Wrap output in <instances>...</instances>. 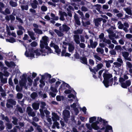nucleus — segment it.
Listing matches in <instances>:
<instances>
[{"label":"nucleus","instance_id":"obj_1","mask_svg":"<svg viewBox=\"0 0 132 132\" xmlns=\"http://www.w3.org/2000/svg\"><path fill=\"white\" fill-rule=\"evenodd\" d=\"M89 123L86 124V126L88 129L91 130L93 129L95 130H103L105 129V124L107 121L103 119L100 117H98L97 120L96 117H90L89 119Z\"/></svg>","mask_w":132,"mask_h":132},{"label":"nucleus","instance_id":"obj_2","mask_svg":"<svg viewBox=\"0 0 132 132\" xmlns=\"http://www.w3.org/2000/svg\"><path fill=\"white\" fill-rule=\"evenodd\" d=\"M42 49L41 50L37 49L35 51L32 50V51H30L29 53H27L26 51L25 54L26 56L31 59L34 57V55L32 53L33 52L36 54V56L37 57L38 56L42 55V56H45L47 54L49 53L47 50L44 49V48H41Z\"/></svg>","mask_w":132,"mask_h":132},{"label":"nucleus","instance_id":"obj_3","mask_svg":"<svg viewBox=\"0 0 132 132\" xmlns=\"http://www.w3.org/2000/svg\"><path fill=\"white\" fill-rule=\"evenodd\" d=\"M103 77L104 80L103 83L105 87H108L109 86H111L113 81L112 79L111 78L112 77V75L107 72H105Z\"/></svg>","mask_w":132,"mask_h":132},{"label":"nucleus","instance_id":"obj_4","mask_svg":"<svg viewBox=\"0 0 132 132\" xmlns=\"http://www.w3.org/2000/svg\"><path fill=\"white\" fill-rule=\"evenodd\" d=\"M48 37L45 36L43 37L42 40L40 41V46L41 48H44L45 47L46 50H47L49 53H52L53 52L51 49L48 46H47L48 44Z\"/></svg>","mask_w":132,"mask_h":132},{"label":"nucleus","instance_id":"obj_5","mask_svg":"<svg viewBox=\"0 0 132 132\" xmlns=\"http://www.w3.org/2000/svg\"><path fill=\"white\" fill-rule=\"evenodd\" d=\"M27 76V75L26 74H23L22 76L21 77V79L19 81V84L20 86L21 87H24L26 89L27 88V87L26 85Z\"/></svg>","mask_w":132,"mask_h":132},{"label":"nucleus","instance_id":"obj_6","mask_svg":"<svg viewBox=\"0 0 132 132\" xmlns=\"http://www.w3.org/2000/svg\"><path fill=\"white\" fill-rule=\"evenodd\" d=\"M39 75L41 76V78L40 80V82L41 84L40 85V87L43 86L45 85V83L44 81V79L47 78H50L51 77L50 75L47 73H45L43 75H41V74H40Z\"/></svg>","mask_w":132,"mask_h":132},{"label":"nucleus","instance_id":"obj_7","mask_svg":"<svg viewBox=\"0 0 132 132\" xmlns=\"http://www.w3.org/2000/svg\"><path fill=\"white\" fill-rule=\"evenodd\" d=\"M52 118L53 121H54L53 123L54 126L56 127L57 128L59 129L60 128L59 126V124L58 122L56 121L57 120H59V116L56 114L54 112L52 113Z\"/></svg>","mask_w":132,"mask_h":132},{"label":"nucleus","instance_id":"obj_8","mask_svg":"<svg viewBox=\"0 0 132 132\" xmlns=\"http://www.w3.org/2000/svg\"><path fill=\"white\" fill-rule=\"evenodd\" d=\"M119 81L121 84V86L124 88H126L127 87L130 86L131 85V81L130 80H128L125 82L124 79L122 78H120Z\"/></svg>","mask_w":132,"mask_h":132},{"label":"nucleus","instance_id":"obj_9","mask_svg":"<svg viewBox=\"0 0 132 132\" xmlns=\"http://www.w3.org/2000/svg\"><path fill=\"white\" fill-rule=\"evenodd\" d=\"M63 47L64 48V49L63 50L62 52L61 53V56H69L71 55V54L68 53H66V47L65 46V45H68V43L64 42H63Z\"/></svg>","mask_w":132,"mask_h":132},{"label":"nucleus","instance_id":"obj_10","mask_svg":"<svg viewBox=\"0 0 132 132\" xmlns=\"http://www.w3.org/2000/svg\"><path fill=\"white\" fill-rule=\"evenodd\" d=\"M103 66L102 63H100L98 64L96 67L94 68V69H91L90 68H89V69L91 71L93 72L94 74H95L96 72H97L99 69H101Z\"/></svg>","mask_w":132,"mask_h":132},{"label":"nucleus","instance_id":"obj_11","mask_svg":"<svg viewBox=\"0 0 132 132\" xmlns=\"http://www.w3.org/2000/svg\"><path fill=\"white\" fill-rule=\"evenodd\" d=\"M50 46L51 47H54L55 50V52L58 55H60L61 52V50L59 49V47L57 45H55V44L51 42L50 44Z\"/></svg>","mask_w":132,"mask_h":132},{"label":"nucleus","instance_id":"obj_12","mask_svg":"<svg viewBox=\"0 0 132 132\" xmlns=\"http://www.w3.org/2000/svg\"><path fill=\"white\" fill-rule=\"evenodd\" d=\"M104 35L103 33H101L99 35V38L101 39V42H103L107 43L108 44H109L111 43V41L109 39H107L104 38Z\"/></svg>","mask_w":132,"mask_h":132},{"label":"nucleus","instance_id":"obj_13","mask_svg":"<svg viewBox=\"0 0 132 132\" xmlns=\"http://www.w3.org/2000/svg\"><path fill=\"white\" fill-rule=\"evenodd\" d=\"M67 88L69 89L70 88V86L68 84L63 82L60 87L59 91L60 92V91H62L64 89H67Z\"/></svg>","mask_w":132,"mask_h":132},{"label":"nucleus","instance_id":"obj_14","mask_svg":"<svg viewBox=\"0 0 132 132\" xmlns=\"http://www.w3.org/2000/svg\"><path fill=\"white\" fill-rule=\"evenodd\" d=\"M71 106L73 110L75 112V114L77 115L79 113V111L77 108H80V106L78 105L77 108V105L76 104L73 103L71 105Z\"/></svg>","mask_w":132,"mask_h":132},{"label":"nucleus","instance_id":"obj_15","mask_svg":"<svg viewBox=\"0 0 132 132\" xmlns=\"http://www.w3.org/2000/svg\"><path fill=\"white\" fill-rule=\"evenodd\" d=\"M63 113L65 120H66L67 118L70 117V112L69 111L67 110H64L63 112Z\"/></svg>","mask_w":132,"mask_h":132},{"label":"nucleus","instance_id":"obj_16","mask_svg":"<svg viewBox=\"0 0 132 132\" xmlns=\"http://www.w3.org/2000/svg\"><path fill=\"white\" fill-rule=\"evenodd\" d=\"M27 112L29 116L34 117L35 114L33 112H32V109L30 107H28L27 108Z\"/></svg>","mask_w":132,"mask_h":132},{"label":"nucleus","instance_id":"obj_17","mask_svg":"<svg viewBox=\"0 0 132 132\" xmlns=\"http://www.w3.org/2000/svg\"><path fill=\"white\" fill-rule=\"evenodd\" d=\"M6 28L7 34L8 35H12L14 37H16V35L15 32H12V33L11 32L9 29V27L7 25H6Z\"/></svg>","mask_w":132,"mask_h":132},{"label":"nucleus","instance_id":"obj_18","mask_svg":"<svg viewBox=\"0 0 132 132\" xmlns=\"http://www.w3.org/2000/svg\"><path fill=\"white\" fill-rule=\"evenodd\" d=\"M5 63L7 66L10 67H15V63L12 61L9 62L6 61H5Z\"/></svg>","mask_w":132,"mask_h":132},{"label":"nucleus","instance_id":"obj_19","mask_svg":"<svg viewBox=\"0 0 132 132\" xmlns=\"http://www.w3.org/2000/svg\"><path fill=\"white\" fill-rule=\"evenodd\" d=\"M9 103L13 105H15L16 104V102L15 101L12 99H9L8 100L7 103L6 104V106L8 108H10L11 106L10 105Z\"/></svg>","mask_w":132,"mask_h":132},{"label":"nucleus","instance_id":"obj_20","mask_svg":"<svg viewBox=\"0 0 132 132\" xmlns=\"http://www.w3.org/2000/svg\"><path fill=\"white\" fill-rule=\"evenodd\" d=\"M68 97L70 98H72V99H70L69 101L71 102H72L74 100H75L76 99V96L73 95L72 94H70L68 95Z\"/></svg>","mask_w":132,"mask_h":132},{"label":"nucleus","instance_id":"obj_21","mask_svg":"<svg viewBox=\"0 0 132 132\" xmlns=\"http://www.w3.org/2000/svg\"><path fill=\"white\" fill-rule=\"evenodd\" d=\"M105 132H113L112 127L109 125H106L105 126Z\"/></svg>","mask_w":132,"mask_h":132},{"label":"nucleus","instance_id":"obj_22","mask_svg":"<svg viewBox=\"0 0 132 132\" xmlns=\"http://www.w3.org/2000/svg\"><path fill=\"white\" fill-rule=\"evenodd\" d=\"M61 27H60V29L61 31H68L70 28L65 25H63V29L61 28Z\"/></svg>","mask_w":132,"mask_h":132},{"label":"nucleus","instance_id":"obj_23","mask_svg":"<svg viewBox=\"0 0 132 132\" xmlns=\"http://www.w3.org/2000/svg\"><path fill=\"white\" fill-rule=\"evenodd\" d=\"M38 4V2L36 0H34L33 2L31 4L32 7L34 9H35L37 8Z\"/></svg>","mask_w":132,"mask_h":132},{"label":"nucleus","instance_id":"obj_24","mask_svg":"<svg viewBox=\"0 0 132 132\" xmlns=\"http://www.w3.org/2000/svg\"><path fill=\"white\" fill-rule=\"evenodd\" d=\"M69 45L68 49L70 52H72L74 49V45L72 43L68 44Z\"/></svg>","mask_w":132,"mask_h":132},{"label":"nucleus","instance_id":"obj_25","mask_svg":"<svg viewBox=\"0 0 132 132\" xmlns=\"http://www.w3.org/2000/svg\"><path fill=\"white\" fill-rule=\"evenodd\" d=\"M67 15V14L65 12H61L60 13V20L63 21L64 20V16H66Z\"/></svg>","mask_w":132,"mask_h":132},{"label":"nucleus","instance_id":"obj_26","mask_svg":"<svg viewBox=\"0 0 132 132\" xmlns=\"http://www.w3.org/2000/svg\"><path fill=\"white\" fill-rule=\"evenodd\" d=\"M0 79L1 81L4 83L7 82V79L6 78H3V75L2 73L0 72Z\"/></svg>","mask_w":132,"mask_h":132},{"label":"nucleus","instance_id":"obj_27","mask_svg":"<svg viewBox=\"0 0 132 132\" xmlns=\"http://www.w3.org/2000/svg\"><path fill=\"white\" fill-rule=\"evenodd\" d=\"M74 39L75 41L77 44H79L80 43L79 40V36L78 35H75L74 36Z\"/></svg>","mask_w":132,"mask_h":132},{"label":"nucleus","instance_id":"obj_28","mask_svg":"<svg viewBox=\"0 0 132 132\" xmlns=\"http://www.w3.org/2000/svg\"><path fill=\"white\" fill-rule=\"evenodd\" d=\"M39 105V104L38 103H34L32 105V106L33 108L36 110L38 109Z\"/></svg>","mask_w":132,"mask_h":132},{"label":"nucleus","instance_id":"obj_29","mask_svg":"<svg viewBox=\"0 0 132 132\" xmlns=\"http://www.w3.org/2000/svg\"><path fill=\"white\" fill-rule=\"evenodd\" d=\"M28 33L32 40H34L35 39V38L34 36V33L33 32L28 31Z\"/></svg>","mask_w":132,"mask_h":132},{"label":"nucleus","instance_id":"obj_30","mask_svg":"<svg viewBox=\"0 0 132 132\" xmlns=\"http://www.w3.org/2000/svg\"><path fill=\"white\" fill-rule=\"evenodd\" d=\"M105 62L106 63V65L107 68H109L110 67V63L113 62V61L112 60H109L108 61H105Z\"/></svg>","mask_w":132,"mask_h":132},{"label":"nucleus","instance_id":"obj_31","mask_svg":"<svg viewBox=\"0 0 132 132\" xmlns=\"http://www.w3.org/2000/svg\"><path fill=\"white\" fill-rule=\"evenodd\" d=\"M123 9L128 14L130 15H132L131 11L130 8L128 7L124 8Z\"/></svg>","mask_w":132,"mask_h":132},{"label":"nucleus","instance_id":"obj_32","mask_svg":"<svg viewBox=\"0 0 132 132\" xmlns=\"http://www.w3.org/2000/svg\"><path fill=\"white\" fill-rule=\"evenodd\" d=\"M123 26V30L126 32H127L128 31L127 28L129 27L128 24L127 23H125Z\"/></svg>","mask_w":132,"mask_h":132},{"label":"nucleus","instance_id":"obj_33","mask_svg":"<svg viewBox=\"0 0 132 132\" xmlns=\"http://www.w3.org/2000/svg\"><path fill=\"white\" fill-rule=\"evenodd\" d=\"M74 17L75 20V22L76 24L78 25H80V22L79 20V19L78 16L76 14H75L74 16Z\"/></svg>","mask_w":132,"mask_h":132},{"label":"nucleus","instance_id":"obj_34","mask_svg":"<svg viewBox=\"0 0 132 132\" xmlns=\"http://www.w3.org/2000/svg\"><path fill=\"white\" fill-rule=\"evenodd\" d=\"M126 67L127 68H129V70L131 69L132 67V64L131 63L127 61L126 62Z\"/></svg>","mask_w":132,"mask_h":132},{"label":"nucleus","instance_id":"obj_35","mask_svg":"<svg viewBox=\"0 0 132 132\" xmlns=\"http://www.w3.org/2000/svg\"><path fill=\"white\" fill-rule=\"evenodd\" d=\"M6 41L7 42H9L11 43H13L16 42V41L14 38H11L9 39H6Z\"/></svg>","mask_w":132,"mask_h":132},{"label":"nucleus","instance_id":"obj_36","mask_svg":"<svg viewBox=\"0 0 132 132\" xmlns=\"http://www.w3.org/2000/svg\"><path fill=\"white\" fill-rule=\"evenodd\" d=\"M118 28L120 29H123L124 28V26L123 24H122L121 22L120 21H119L118 22Z\"/></svg>","mask_w":132,"mask_h":132},{"label":"nucleus","instance_id":"obj_37","mask_svg":"<svg viewBox=\"0 0 132 132\" xmlns=\"http://www.w3.org/2000/svg\"><path fill=\"white\" fill-rule=\"evenodd\" d=\"M56 99L57 101H60L61 100H63L64 99V97L63 96H57L56 97Z\"/></svg>","mask_w":132,"mask_h":132},{"label":"nucleus","instance_id":"obj_38","mask_svg":"<svg viewBox=\"0 0 132 132\" xmlns=\"http://www.w3.org/2000/svg\"><path fill=\"white\" fill-rule=\"evenodd\" d=\"M34 30L35 32L39 34H42V30L38 29L37 28H35Z\"/></svg>","mask_w":132,"mask_h":132},{"label":"nucleus","instance_id":"obj_39","mask_svg":"<svg viewBox=\"0 0 132 132\" xmlns=\"http://www.w3.org/2000/svg\"><path fill=\"white\" fill-rule=\"evenodd\" d=\"M81 62L83 63L87 64V63L86 59L84 57H82L81 59Z\"/></svg>","mask_w":132,"mask_h":132},{"label":"nucleus","instance_id":"obj_40","mask_svg":"<svg viewBox=\"0 0 132 132\" xmlns=\"http://www.w3.org/2000/svg\"><path fill=\"white\" fill-rule=\"evenodd\" d=\"M122 55L124 57L125 59L127 58L129 56V53L128 52H122Z\"/></svg>","mask_w":132,"mask_h":132},{"label":"nucleus","instance_id":"obj_41","mask_svg":"<svg viewBox=\"0 0 132 132\" xmlns=\"http://www.w3.org/2000/svg\"><path fill=\"white\" fill-rule=\"evenodd\" d=\"M54 31L59 36H63V34L60 32L56 29L54 30Z\"/></svg>","mask_w":132,"mask_h":132},{"label":"nucleus","instance_id":"obj_42","mask_svg":"<svg viewBox=\"0 0 132 132\" xmlns=\"http://www.w3.org/2000/svg\"><path fill=\"white\" fill-rule=\"evenodd\" d=\"M82 32V30L81 29H78L76 31H75L73 32L74 34H80Z\"/></svg>","mask_w":132,"mask_h":132},{"label":"nucleus","instance_id":"obj_43","mask_svg":"<svg viewBox=\"0 0 132 132\" xmlns=\"http://www.w3.org/2000/svg\"><path fill=\"white\" fill-rule=\"evenodd\" d=\"M27 80L29 83L28 84L29 86H31L32 85V79L29 77H27Z\"/></svg>","mask_w":132,"mask_h":132},{"label":"nucleus","instance_id":"obj_44","mask_svg":"<svg viewBox=\"0 0 132 132\" xmlns=\"http://www.w3.org/2000/svg\"><path fill=\"white\" fill-rule=\"evenodd\" d=\"M57 87H56L55 86V87H53L51 86V89L53 92L57 93L58 92L57 90Z\"/></svg>","mask_w":132,"mask_h":132},{"label":"nucleus","instance_id":"obj_45","mask_svg":"<svg viewBox=\"0 0 132 132\" xmlns=\"http://www.w3.org/2000/svg\"><path fill=\"white\" fill-rule=\"evenodd\" d=\"M96 51L97 52H100L102 54L104 52L103 49L100 48H97Z\"/></svg>","mask_w":132,"mask_h":132},{"label":"nucleus","instance_id":"obj_46","mask_svg":"<svg viewBox=\"0 0 132 132\" xmlns=\"http://www.w3.org/2000/svg\"><path fill=\"white\" fill-rule=\"evenodd\" d=\"M21 7L22 10H27L28 9V5H24L21 6Z\"/></svg>","mask_w":132,"mask_h":132},{"label":"nucleus","instance_id":"obj_47","mask_svg":"<svg viewBox=\"0 0 132 132\" xmlns=\"http://www.w3.org/2000/svg\"><path fill=\"white\" fill-rule=\"evenodd\" d=\"M37 96V94L35 92L33 93L31 95V97L33 99H34Z\"/></svg>","mask_w":132,"mask_h":132},{"label":"nucleus","instance_id":"obj_48","mask_svg":"<svg viewBox=\"0 0 132 132\" xmlns=\"http://www.w3.org/2000/svg\"><path fill=\"white\" fill-rule=\"evenodd\" d=\"M3 122L2 121H0V129L1 130H3L4 128V126L3 125Z\"/></svg>","mask_w":132,"mask_h":132},{"label":"nucleus","instance_id":"obj_49","mask_svg":"<svg viewBox=\"0 0 132 132\" xmlns=\"http://www.w3.org/2000/svg\"><path fill=\"white\" fill-rule=\"evenodd\" d=\"M10 3L11 5L13 7H15L17 6L16 3L12 1H11L10 2Z\"/></svg>","mask_w":132,"mask_h":132},{"label":"nucleus","instance_id":"obj_50","mask_svg":"<svg viewBox=\"0 0 132 132\" xmlns=\"http://www.w3.org/2000/svg\"><path fill=\"white\" fill-rule=\"evenodd\" d=\"M4 4L2 3H0V12H1V13H4V12L3 11H2V8L4 7Z\"/></svg>","mask_w":132,"mask_h":132},{"label":"nucleus","instance_id":"obj_51","mask_svg":"<svg viewBox=\"0 0 132 132\" xmlns=\"http://www.w3.org/2000/svg\"><path fill=\"white\" fill-rule=\"evenodd\" d=\"M23 96L22 94L20 93H18L17 95V97L18 99H21L22 98Z\"/></svg>","mask_w":132,"mask_h":132},{"label":"nucleus","instance_id":"obj_52","mask_svg":"<svg viewBox=\"0 0 132 132\" xmlns=\"http://www.w3.org/2000/svg\"><path fill=\"white\" fill-rule=\"evenodd\" d=\"M0 67L2 68V69H4L6 70L7 69V68L6 67L4 66V65H3L2 63L0 62Z\"/></svg>","mask_w":132,"mask_h":132},{"label":"nucleus","instance_id":"obj_53","mask_svg":"<svg viewBox=\"0 0 132 132\" xmlns=\"http://www.w3.org/2000/svg\"><path fill=\"white\" fill-rule=\"evenodd\" d=\"M17 128L19 129V127L18 126H16L15 127H14V129H13L10 130L9 132H16Z\"/></svg>","mask_w":132,"mask_h":132},{"label":"nucleus","instance_id":"obj_54","mask_svg":"<svg viewBox=\"0 0 132 132\" xmlns=\"http://www.w3.org/2000/svg\"><path fill=\"white\" fill-rule=\"evenodd\" d=\"M1 117L2 118V119L3 120L5 119V120L7 122H9V120L8 118L7 117H4V116L3 115H2L1 116Z\"/></svg>","mask_w":132,"mask_h":132},{"label":"nucleus","instance_id":"obj_55","mask_svg":"<svg viewBox=\"0 0 132 132\" xmlns=\"http://www.w3.org/2000/svg\"><path fill=\"white\" fill-rule=\"evenodd\" d=\"M97 45V43L96 42H94V43H93V44L90 45L92 48H95Z\"/></svg>","mask_w":132,"mask_h":132},{"label":"nucleus","instance_id":"obj_56","mask_svg":"<svg viewBox=\"0 0 132 132\" xmlns=\"http://www.w3.org/2000/svg\"><path fill=\"white\" fill-rule=\"evenodd\" d=\"M109 37L110 39L112 40V43L116 44H117V42L114 39H112L110 35H109Z\"/></svg>","mask_w":132,"mask_h":132},{"label":"nucleus","instance_id":"obj_57","mask_svg":"<svg viewBox=\"0 0 132 132\" xmlns=\"http://www.w3.org/2000/svg\"><path fill=\"white\" fill-rule=\"evenodd\" d=\"M94 58L96 60H98V61H100L101 60V58L98 56V55H95L94 56Z\"/></svg>","mask_w":132,"mask_h":132},{"label":"nucleus","instance_id":"obj_58","mask_svg":"<svg viewBox=\"0 0 132 132\" xmlns=\"http://www.w3.org/2000/svg\"><path fill=\"white\" fill-rule=\"evenodd\" d=\"M13 121H12L13 123L15 125H16L17 121L16 119L14 117H13Z\"/></svg>","mask_w":132,"mask_h":132},{"label":"nucleus","instance_id":"obj_59","mask_svg":"<svg viewBox=\"0 0 132 132\" xmlns=\"http://www.w3.org/2000/svg\"><path fill=\"white\" fill-rule=\"evenodd\" d=\"M41 117L42 118H43L45 116V114L43 112V111L42 109H40L39 110Z\"/></svg>","mask_w":132,"mask_h":132},{"label":"nucleus","instance_id":"obj_60","mask_svg":"<svg viewBox=\"0 0 132 132\" xmlns=\"http://www.w3.org/2000/svg\"><path fill=\"white\" fill-rule=\"evenodd\" d=\"M41 9L42 10V11H45L47 10V9L46 6H43L41 7Z\"/></svg>","mask_w":132,"mask_h":132},{"label":"nucleus","instance_id":"obj_61","mask_svg":"<svg viewBox=\"0 0 132 132\" xmlns=\"http://www.w3.org/2000/svg\"><path fill=\"white\" fill-rule=\"evenodd\" d=\"M121 64L122 63H118L117 62H115L113 63L114 65H116V66L117 67H120L121 65Z\"/></svg>","mask_w":132,"mask_h":132},{"label":"nucleus","instance_id":"obj_62","mask_svg":"<svg viewBox=\"0 0 132 132\" xmlns=\"http://www.w3.org/2000/svg\"><path fill=\"white\" fill-rule=\"evenodd\" d=\"M79 44V45L80 47L82 48H84L85 47V45L83 43H80Z\"/></svg>","mask_w":132,"mask_h":132},{"label":"nucleus","instance_id":"obj_63","mask_svg":"<svg viewBox=\"0 0 132 132\" xmlns=\"http://www.w3.org/2000/svg\"><path fill=\"white\" fill-rule=\"evenodd\" d=\"M109 52L110 54L111 55H114L116 54V52L113 50H111Z\"/></svg>","mask_w":132,"mask_h":132},{"label":"nucleus","instance_id":"obj_64","mask_svg":"<svg viewBox=\"0 0 132 132\" xmlns=\"http://www.w3.org/2000/svg\"><path fill=\"white\" fill-rule=\"evenodd\" d=\"M126 37L128 39L132 38V35L129 34H127L126 35Z\"/></svg>","mask_w":132,"mask_h":132}]
</instances>
